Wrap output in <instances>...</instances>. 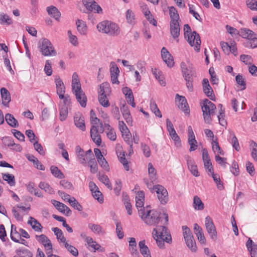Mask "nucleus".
Masks as SVG:
<instances>
[{"label":"nucleus","instance_id":"1","mask_svg":"<svg viewBox=\"0 0 257 257\" xmlns=\"http://www.w3.org/2000/svg\"><path fill=\"white\" fill-rule=\"evenodd\" d=\"M164 216V222L161 225H156L154 228L152 234L154 239L156 240L157 245L160 248H164V242L170 243L172 242V237L168 228L165 225L168 224L169 217L167 213H163Z\"/></svg>","mask_w":257,"mask_h":257},{"label":"nucleus","instance_id":"2","mask_svg":"<svg viewBox=\"0 0 257 257\" xmlns=\"http://www.w3.org/2000/svg\"><path fill=\"white\" fill-rule=\"evenodd\" d=\"M139 216L143 220L145 223L149 225L158 224L161 222L162 223L164 221L161 219L160 213L155 210H145V208L138 209Z\"/></svg>","mask_w":257,"mask_h":257},{"label":"nucleus","instance_id":"3","mask_svg":"<svg viewBox=\"0 0 257 257\" xmlns=\"http://www.w3.org/2000/svg\"><path fill=\"white\" fill-rule=\"evenodd\" d=\"M97 28L99 32L107 34L112 36L119 34L120 29L117 25L108 21H104L97 24Z\"/></svg>","mask_w":257,"mask_h":257},{"label":"nucleus","instance_id":"4","mask_svg":"<svg viewBox=\"0 0 257 257\" xmlns=\"http://www.w3.org/2000/svg\"><path fill=\"white\" fill-rule=\"evenodd\" d=\"M201 105L204 121L209 124L212 121L211 115H213L215 113L216 106L207 99H204Z\"/></svg>","mask_w":257,"mask_h":257},{"label":"nucleus","instance_id":"5","mask_svg":"<svg viewBox=\"0 0 257 257\" xmlns=\"http://www.w3.org/2000/svg\"><path fill=\"white\" fill-rule=\"evenodd\" d=\"M39 48L44 56H55L57 52L51 42L47 38H42L38 43Z\"/></svg>","mask_w":257,"mask_h":257},{"label":"nucleus","instance_id":"6","mask_svg":"<svg viewBox=\"0 0 257 257\" xmlns=\"http://www.w3.org/2000/svg\"><path fill=\"white\" fill-rule=\"evenodd\" d=\"M182 75L184 78L195 77L196 71L189 60L182 62L180 64Z\"/></svg>","mask_w":257,"mask_h":257},{"label":"nucleus","instance_id":"7","mask_svg":"<svg viewBox=\"0 0 257 257\" xmlns=\"http://www.w3.org/2000/svg\"><path fill=\"white\" fill-rule=\"evenodd\" d=\"M185 38L189 45L194 47V50L199 52L200 49L201 40L199 35L196 32L193 31L188 36H184Z\"/></svg>","mask_w":257,"mask_h":257},{"label":"nucleus","instance_id":"8","mask_svg":"<svg viewBox=\"0 0 257 257\" xmlns=\"http://www.w3.org/2000/svg\"><path fill=\"white\" fill-rule=\"evenodd\" d=\"M205 226L210 238L215 240L217 239V231L212 219L209 216L205 219Z\"/></svg>","mask_w":257,"mask_h":257},{"label":"nucleus","instance_id":"9","mask_svg":"<svg viewBox=\"0 0 257 257\" xmlns=\"http://www.w3.org/2000/svg\"><path fill=\"white\" fill-rule=\"evenodd\" d=\"M36 238L40 243L44 245L47 254L51 253L52 252V244L50 239L45 235H36Z\"/></svg>","mask_w":257,"mask_h":257},{"label":"nucleus","instance_id":"10","mask_svg":"<svg viewBox=\"0 0 257 257\" xmlns=\"http://www.w3.org/2000/svg\"><path fill=\"white\" fill-rule=\"evenodd\" d=\"M170 31L172 37L176 40L177 42H178V37L180 33V27L179 21H170Z\"/></svg>","mask_w":257,"mask_h":257},{"label":"nucleus","instance_id":"11","mask_svg":"<svg viewBox=\"0 0 257 257\" xmlns=\"http://www.w3.org/2000/svg\"><path fill=\"white\" fill-rule=\"evenodd\" d=\"M176 101L179 109L186 113H189V109L186 99L184 96H180L178 94L176 95Z\"/></svg>","mask_w":257,"mask_h":257},{"label":"nucleus","instance_id":"12","mask_svg":"<svg viewBox=\"0 0 257 257\" xmlns=\"http://www.w3.org/2000/svg\"><path fill=\"white\" fill-rule=\"evenodd\" d=\"M83 3L86 9L89 11H93L94 12L97 13L98 14H101L102 13V9L101 8L96 2L94 1L88 2L87 0H83Z\"/></svg>","mask_w":257,"mask_h":257},{"label":"nucleus","instance_id":"13","mask_svg":"<svg viewBox=\"0 0 257 257\" xmlns=\"http://www.w3.org/2000/svg\"><path fill=\"white\" fill-rule=\"evenodd\" d=\"M161 55L163 60L168 67H172L174 66L173 57L165 47L162 49Z\"/></svg>","mask_w":257,"mask_h":257},{"label":"nucleus","instance_id":"14","mask_svg":"<svg viewBox=\"0 0 257 257\" xmlns=\"http://www.w3.org/2000/svg\"><path fill=\"white\" fill-rule=\"evenodd\" d=\"M202 86L203 92L206 96L211 100L214 99L215 95L213 94V91L207 78H204L203 79Z\"/></svg>","mask_w":257,"mask_h":257},{"label":"nucleus","instance_id":"15","mask_svg":"<svg viewBox=\"0 0 257 257\" xmlns=\"http://www.w3.org/2000/svg\"><path fill=\"white\" fill-rule=\"evenodd\" d=\"M188 144L190 146V152L196 150L197 148V142L191 126L188 127Z\"/></svg>","mask_w":257,"mask_h":257},{"label":"nucleus","instance_id":"16","mask_svg":"<svg viewBox=\"0 0 257 257\" xmlns=\"http://www.w3.org/2000/svg\"><path fill=\"white\" fill-rule=\"evenodd\" d=\"M188 167L191 174L194 176L198 177L199 174L198 171L197 165L195 164V161L190 156L186 157Z\"/></svg>","mask_w":257,"mask_h":257},{"label":"nucleus","instance_id":"17","mask_svg":"<svg viewBox=\"0 0 257 257\" xmlns=\"http://www.w3.org/2000/svg\"><path fill=\"white\" fill-rule=\"evenodd\" d=\"M75 125L82 131H85V124L84 122V118L82 114L80 113H76L74 117Z\"/></svg>","mask_w":257,"mask_h":257},{"label":"nucleus","instance_id":"18","mask_svg":"<svg viewBox=\"0 0 257 257\" xmlns=\"http://www.w3.org/2000/svg\"><path fill=\"white\" fill-rule=\"evenodd\" d=\"M51 202L53 205L60 212L63 213H65L67 215H69L71 214V211L70 209L68 207H67L63 203L55 200H52Z\"/></svg>","mask_w":257,"mask_h":257},{"label":"nucleus","instance_id":"19","mask_svg":"<svg viewBox=\"0 0 257 257\" xmlns=\"http://www.w3.org/2000/svg\"><path fill=\"white\" fill-rule=\"evenodd\" d=\"M194 231L199 241L203 244H205L206 239L204 236L202 229L197 224L194 225Z\"/></svg>","mask_w":257,"mask_h":257},{"label":"nucleus","instance_id":"20","mask_svg":"<svg viewBox=\"0 0 257 257\" xmlns=\"http://www.w3.org/2000/svg\"><path fill=\"white\" fill-rule=\"evenodd\" d=\"M120 110L122 112L123 117L126 120V122L128 124L132 123L133 122L132 118L131 117L128 107L125 103L123 104L121 106H120Z\"/></svg>","mask_w":257,"mask_h":257},{"label":"nucleus","instance_id":"21","mask_svg":"<svg viewBox=\"0 0 257 257\" xmlns=\"http://www.w3.org/2000/svg\"><path fill=\"white\" fill-rule=\"evenodd\" d=\"M1 94L2 99V104L5 106H8L11 100L10 92L6 88L3 87L1 89Z\"/></svg>","mask_w":257,"mask_h":257},{"label":"nucleus","instance_id":"22","mask_svg":"<svg viewBox=\"0 0 257 257\" xmlns=\"http://www.w3.org/2000/svg\"><path fill=\"white\" fill-rule=\"evenodd\" d=\"M239 35L242 38L250 39L256 34L251 30L247 28H241L239 30Z\"/></svg>","mask_w":257,"mask_h":257},{"label":"nucleus","instance_id":"23","mask_svg":"<svg viewBox=\"0 0 257 257\" xmlns=\"http://www.w3.org/2000/svg\"><path fill=\"white\" fill-rule=\"evenodd\" d=\"M28 224L30 225L35 231L38 232L42 231V226L35 218L31 216L30 217Z\"/></svg>","mask_w":257,"mask_h":257},{"label":"nucleus","instance_id":"24","mask_svg":"<svg viewBox=\"0 0 257 257\" xmlns=\"http://www.w3.org/2000/svg\"><path fill=\"white\" fill-rule=\"evenodd\" d=\"M47 11L49 15L54 18L56 20H59L61 16V13L58 9L53 6L47 8Z\"/></svg>","mask_w":257,"mask_h":257},{"label":"nucleus","instance_id":"25","mask_svg":"<svg viewBox=\"0 0 257 257\" xmlns=\"http://www.w3.org/2000/svg\"><path fill=\"white\" fill-rule=\"evenodd\" d=\"M88 227L93 233L99 235H103L105 233V230L99 224L89 223L88 224Z\"/></svg>","mask_w":257,"mask_h":257},{"label":"nucleus","instance_id":"26","mask_svg":"<svg viewBox=\"0 0 257 257\" xmlns=\"http://www.w3.org/2000/svg\"><path fill=\"white\" fill-rule=\"evenodd\" d=\"M6 121L7 123L13 127H18L19 123L13 115L10 113H7L5 115Z\"/></svg>","mask_w":257,"mask_h":257},{"label":"nucleus","instance_id":"27","mask_svg":"<svg viewBox=\"0 0 257 257\" xmlns=\"http://www.w3.org/2000/svg\"><path fill=\"white\" fill-rule=\"evenodd\" d=\"M77 30L81 35H85L87 32V26L85 22L78 19L76 21Z\"/></svg>","mask_w":257,"mask_h":257},{"label":"nucleus","instance_id":"28","mask_svg":"<svg viewBox=\"0 0 257 257\" xmlns=\"http://www.w3.org/2000/svg\"><path fill=\"white\" fill-rule=\"evenodd\" d=\"M86 242L89 246L94 249V251L98 250L100 252H104L105 250L104 248L97 243L95 240L93 239L91 237L90 238L88 239V241H87Z\"/></svg>","mask_w":257,"mask_h":257},{"label":"nucleus","instance_id":"29","mask_svg":"<svg viewBox=\"0 0 257 257\" xmlns=\"http://www.w3.org/2000/svg\"><path fill=\"white\" fill-rule=\"evenodd\" d=\"M11 238L16 242H20L19 239L21 238L20 231L17 230V228L14 224L11 225Z\"/></svg>","mask_w":257,"mask_h":257},{"label":"nucleus","instance_id":"30","mask_svg":"<svg viewBox=\"0 0 257 257\" xmlns=\"http://www.w3.org/2000/svg\"><path fill=\"white\" fill-rule=\"evenodd\" d=\"M145 194H137L135 197L136 206L137 208H144Z\"/></svg>","mask_w":257,"mask_h":257},{"label":"nucleus","instance_id":"31","mask_svg":"<svg viewBox=\"0 0 257 257\" xmlns=\"http://www.w3.org/2000/svg\"><path fill=\"white\" fill-rule=\"evenodd\" d=\"M77 101L79 103L80 105L82 107H85L86 106V102L87 101V97L85 93L80 92V93L75 95Z\"/></svg>","mask_w":257,"mask_h":257},{"label":"nucleus","instance_id":"32","mask_svg":"<svg viewBox=\"0 0 257 257\" xmlns=\"http://www.w3.org/2000/svg\"><path fill=\"white\" fill-rule=\"evenodd\" d=\"M122 201L124 205L125 209L127 211V213L129 215H131L133 214L132 211V206L130 202V199L127 195L123 196Z\"/></svg>","mask_w":257,"mask_h":257},{"label":"nucleus","instance_id":"33","mask_svg":"<svg viewBox=\"0 0 257 257\" xmlns=\"http://www.w3.org/2000/svg\"><path fill=\"white\" fill-rule=\"evenodd\" d=\"M27 159L30 161L33 162L34 165L37 169L41 170H45V167L43 166V165L41 164L38 159L35 157L34 156L29 155L28 156H27Z\"/></svg>","mask_w":257,"mask_h":257},{"label":"nucleus","instance_id":"34","mask_svg":"<svg viewBox=\"0 0 257 257\" xmlns=\"http://www.w3.org/2000/svg\"><path fill=\"white\" fill-rule=\"evenodd\" d=\"M169 15L171 18V21H179L180 18L179 14L174 7L169 8Z\"/></svg>","mask_w":257,"mask_h":257},{"label":"nucleus","instance_id":"35","mask_svg":"<svg viewBox=\"0 0 257 257\" xmlns=\"http://www.w3.org/2000/svg\"><path fill=\"white\" fill-rule=\"evenodd\" d=\"M88 160L90 172L93 174L96 173L97 172V164L95 158H89Z\"/></svg>","mask_w":257,"mask_h":257},{"label":"nucleus","instance_id":"36","mask_svg":"<svg viewBox=\"0 0 257 257\" xmlns=\"http://www.w3.org/2000/svg\"><path fill=\"white\" fill-rule=\"evenodd\" d=\"M148 173L150 179L152 181L157 179L156 170L151 163L148 164Z\"/></svg>","mask_w":257,"mask_h":257},{"label":"nucleus","instance_id":"37","mask_svg":"<svg viewBox=\"0 0 257 257\" xmlns=\"http://www.w3.org/2000/svg\"><path fill=\"white\" fill-rule=\"evenodd\" d=\"M193 206L196 210H202L204 208L203 203L197 196L194 197Z\"/></svg>","mask_w":257,"mask_h":257},{"label":"nucleus","instance_id":"38","mask_svg":"<svg viewBox=\"0 0 257 257\" xmlns=\"http://www.w3.org/2000/svg\"><path fill=\"white\" fill-rule=\"evenodd\" d=\"M150 108L151 110L155 113L156 116L161 118L162 115L159 109L158 108L157 104L154 100H151L150 101Z\"/></svg>","mask_w":257,"mask_h":257},{"label":"nucleus","instance_id":"39","mask_svg":"<svg viewBox=\"0 0 257 257\" xmlns=\"http://www.w3.org/2000/svg\"><path fill=\"white\" fill-rule=\"evenodd\" d=\"M68 108L66 106H60L59 107V118L61 121L65 120L68 115Z\"/></svg>","mask_w":257,"mask_h":257},{"label":"nucleus","instance_id":"40","mask_svg":"<svg viewBox=\"0 0 257 257\" xmlns=\"http://www.w3.org/2000/svg\"><path fill=\"white\" fill-rule=\"evenodd\" d=\"M56 83L57 93L65 92V86L64 83L60 77L56 78L55 79Z\"/></svg>","mask_w":257,"mask_h":257},{"label":"nucleus","instance_id":"41","mask_svg":"<svg viewBox=\"0 0 257 257\" xmlns=\"http://www.w3.org/2000/svg\"><path fill=\"white\" fill-rule=\"evenodd\" d=\"M50 170H51L52 174L55 177L59 178L60 179H62L64 177V174L61 171V170L58 169V167L54 166H52L50 168Z\"/></svg>","mask_w":257,"mask_h":257},{"label":"nucleus","instance_id":"42","mask_svg":"<svg viewBox=\"0 0 257 257\" xmlns=\"http://www.w3.org/2000/svg\"><path fill=\"white\" fill-rule=\"evenodd\" d=\"M98 101L99 103L104 107H107L110 105L109 100L106 95L98 94Z\"/></svg>","mask_w":257,"mask_h":257},{"label":"nucleus","instance_id":"43","mask_svg":"<svg viewBox=\"0 0 257 257\" xmlns=\"http://www.w3.org/2000/svg\"><path fill=\"white\" fill-rule=\"evenodd\" d=\"M118 157L119 158L120 162L122 164L124 169L126 171L129 170V165L128 163V161L125 158V152H123L122 153H120L119 155H118Z\"/></svg>","mask_w":257,"mask_h":257},{"label":"nucleus","instance_id":"44","mask_svg":"<svg viewBox=\"0 0 257 257\" xmlns=\"http://www.w3.org/2000/svg\"><path fill=\"white\" fill-rule=\"evenodd\" d=\"M12 212L15 218L18 221H22L23 216L25 215L24 213L21 212V211L18 210L17 207H14L12 208Z\"/></svg>","mask_w":257,"mask_h":257},{"label":"nucleus","instance_id":"45","mask_svg":"<svg viewBox=\"0 0 257 257\" xmlns=\"http://www.w3.org/2000/svg\"><path fill=\"white\" fill-rule=\"evenodd\" d=\"M3 178L5 181H7L11 186H14L15 185V177L13 175L3 174Z\"/></svg>","mask_w":257,"mask_h":257},{"label":"nucleus","instance_id":"46","mask_svg":"<svg viewBox=\"0 0 257 257\" xmlns=\"http://www.w3.org/2000/svg\"><path fill=\"white\" fill-rule=\"evenodd\" d=\"M250 147L252 157L257 161V144L253 141L250 142Z\"/></svg>","mask_w":257,"mask_h":257},{"label":"nucleus","instance_id":"47","mask_svg":"<svg viewBox=\"0 0 257 257\" xmlns=\"http://www.w3.org/2000/svg\"><path fill=\"white\" fill-rule=\"evenodd\" d=\"M17 257H33L32 252L28 249L17 250Z\"/></svg>","mask_w":257,"mask_h":257},{"label":"nucleus","instance_id":"48","mask_svg":"<svg viewBox=\"0 0 257 257\" xmlns=\"http://www.w3.org/2000/svg\"><path fill=\"white\" fill-rule=\"evenodd\" d=\"M110 75H118L119 73V69L114 62H111L110 64Z\"/></svg>","mask_w":257,"mask_h":257},{"label":"nucleus","instance_id":"49","mask_svg":"<svg viewBox=\"0 0 257 257\" xmlns=\"http://www.w3.org/2000/svg\"><path fill=\"white\" fill-rule=\"evenodd\" d=\"M139 246L142 254H146L150 252L148 247L145 244V240L140 241L139 243Z\"/></svg>","mask_w":257,"mask_h":257},{"label":"nucleus","instance_id":"50","mask_svg":"<svg viewBox=\"0 0 257 257\" xmlns=\"http://www.w3.org/2000/svg\"><path fill=\"white\" fill-rule=\"evenodd\" d=\"M157 198L162 204H166L169 200L168 194H157Z\"/></svg>","mask_w":257,"mask_h":257},{"label":"nucleus","instance_id":"51","mask_svg":"<svg viewBox=\"0 0 257 257\" xmlns=\"http://www.w3.org/2000/svg\"><path fill=\"white\" fill-rule=\"evenodd\" d=\"M186 244L188 247L192 251L196 252L197 250V246L196 242L194 238L190 240L185 241Z\"/></svg>","mask_w":257,"mask_h":257},{"label":"nucleus","instance_id":"52","mask_svg":"<svg viewBox=\"0 0 257 257\" xmlns=\"http://www.w3.org/2000/svg\"><path fill=\"white\" fill-rule=\"evenodd\" d=\"M235 80L238 85L242 86L241 90H244L246 88V83L244 79L243 78V76L241 75L238 74L236 75Z\"/></svg>","mask_w":257,"mask_h":257},{"label":"nucleus","instance_id":"53","mask_svg":"<svg viewBox=\"0 0 257 257\" xmlns=\"http://www.w3.org/2000/svg\"><path fill=\"white\" fill-rule=\"evenodd\" d=\"M126 19L127 22L131 24L135 23V15L131 10H128L126 12Z\"/></svg>","mask_w":257,"mask_h":257},{"label":"nucleus","instance_id":"54","mask_svg":"<svg viewBox=\"0 0 257 257\" xmlns=\"http://www.w3.org/2000/svg\"><path fill=\"white\" fill-rule=\"evenodd\" d=\"M65 247L74 256H77L78 255V251L77 249L73 245L69 243H66Z\"/></svg>","mask_w":257,"mask_h":257},{"label":"nucleus","instance_id":"55","mask_svg":"<svg viewBox=\"0 0 257 257\" xmlns=\"http://www.w3.org/2000/svg\"><path fill=\"white\" fill-rule=\"evenodd\" d=\"M240 58V60L245 65H250L252 62V57L248 55H241Z\"/></svg>","mask_w":257,"mask_h":257},{"label":"nucleus","instance_id":"56","mask_svg":"<svg viewBox=\"0 0 257 257\" xmlns=\"http://www.w3.org/2000/svg\"><path fill=\"white\" fill-rule=\"evenodd\" d=\"M3 143L6 146L9 148L13 147L14 145V142L11 137H5L2 139Z\"/></svg>","mask_w":257,"mask_h":257},{"label":"nucleus","instance_id":"57","mask_svg":"<svg viewBox=\"0 0 257 257\" xmlns=\"http://www.w3.org/2000/svg\"><path fill=\"white\" fill-rule=\"evenodd\" d=\"M246 4L247 7L250 10L257 11V1L256 0H246Z\"/></svg>","mask_w":257,"mask_h":257},{"label":"nucleus","instance_id":"58","mask_svg":"<svg viewBox=\"0 0 257 257\" xmlns=\"http://www.w3.org/2000/svg\"><path fill=\"white\" fill-rule=\"evenodd\" d=\"M77 155L79 162L83 165L85 166L86 165V161L88 160V158L86 157L85 152L79 153Z\"/></svg>","mask_w":257,"mask_h":257},{"label":"nucleus","instance_id":"59","mask_svg":"<svg viewBox=\"0 0 257 257\" xmlns=\"http://www.w3.org/2000/svg\"><path fill=\"white\" fill-rule=\"evenodd\" d=\"M0 23L2 24L6 23L8 25L12 23L11 19L7 15L0 14Z\"/></svg>","mask_w":257,"mask_h":257},{"label":"nucleus","instance_id":"60","mask_svg":"<svg viewBox=\"0 0 257 257\" xmlns=\"http://www.w3.org/2000/svg\"><path fill=\"white\" fill-rule=\"evenodd\" d=\"M44 71L47 76H51L52 74V69L51 67V62L49 60L46 61L44 67Z\"/></svg>","mask_w":257,"mask_h":257},{"label":"nucleus","instance_id":"61","mask_svg":"<svg viewBox=\"0 0 257 257\" xmlns=\"http://www.w3.org/2000/svg\"><path fill=\"white\" fill-rule=\"evenodd\" d=\"M230 171L232 172V173L235 175L237 176L239 175V168L238 165L235 161H233L231 164V167L230 168Z\"/></svg>","mask_w":257,"mask_h":257},{"label":"nucleus","instance_id":"62","mask_svg":"<svg viewBox=\"0 0 257 257\" xmlns=\"http://www.w3.org/2000/svg\"><path fill=\"white\" fill-rule=\"evenodd\" d=\"M70 204L75 209L78 211L82 210V206L78 202V201L74 198L70 200Z\"/></svg>","mask_w":257,"mask_h":257},{"label":"nucleus","instance_id":"63","mask_svg":"<svg viewBox=\"0 0 257 257\" xmlns=\"http://www.w3.org/2000/svg\"><path fill=\"white\" fill-rule=\"evenodd\" d=\"M151 191L155 192L156 193H167V190L161 185L154 186Z\"/></svg>","mask_w":257,"mask_h":257},{"label":"nucleus","instance_id":"64","mask_svg":"<svg viewBox=\"0 0 257 257\" xmlns=\"http://www.w3.org/2000/svg\"><path fill=\"white\" fill-rule=\"evenodd\" d=\"M97 161L99 164L103 169L106 171H109V168L108 164L104 157L101 158Z\"/></svg>","mask_w":257,"mask_h":257}]
</instances>
